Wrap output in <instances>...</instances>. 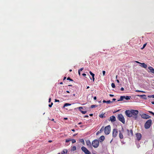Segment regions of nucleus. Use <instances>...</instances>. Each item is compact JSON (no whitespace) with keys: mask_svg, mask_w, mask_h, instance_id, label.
<instances>
[{"mask_svg":"<svg viewBox=\"0 0 154 154\" xmlns=\"http://www.w3.org/2000/svg\"><path fill=\"white\" fill-rule=\"evenodd\" d=\"M81 149L85 154H91V152L85 147L82 146L81 147Z\"/></svg>","mask_w":154,"mask_h":154,"instance_id":"0eeeda50","label":"nucleus"},{"mask_svg":"<svg viewBox=\"0 0 154 154\" xmlns=\"http://www.w3.org/2000/svg\"><path fill=\"white\" fill-rule=\"evenodd\" d=\"M105 73H106V72L105 71H103V76L105 75Z\"/></svg>","mask_w":154,"mask_h":154,"instance_id":"ea45409f","label":"nucleus"},{"mask_svg":"<svg viewBox=\"0 0 154 154\" xmlns=\"http://www.w3.org/2000/svg\"><path fill=\"white\" fill-rule=\"evenodd\" d=\"M125 98V96H121L120 97V99L117 100V101H120L122 100L123 99Z\"/></svg>","mask_w":154,"mask_h":154,"instance_id":"aec40b11","label":"nucleus"},{"mask_svg":"<svg viewBox=\"0 0 154 154\" xmlns=\"http://www.w3.org/2000/svg\"><path fill=\"white\" fill-rule=\"evenodd\" d=\"M67 152V149H64L62 152H61V154H66Z\"/></svg>","mask_w":154,"mask_h":154,"instance_id":"6ab92c4d","label":"nucleus"},{"mask_svg":"<svg viewBox=\"0 0 154 154\" xmlns=\"http://www.w3.org/2000/svg\"><path fill=\"white\" fill-rule=\"evenodd\" d=\"M68 141H67V139H66V143H67Z\"/></svg>","mask_w":154,"mask_h":154,"instance_id":"bf43d9fd","label":"nucleus"},{"mask_svg":"<svg viewBox=\"0 0 154 154\" xmlns=\"http://www.w3.org/2000/svg\"><path fill=\"white\" fill-rule=\"evenodd\" d=\"M117 75H116V79L117 78Z\"/></svg>","mask_w":154,"mask_h":154,"instance_id":"338daca9","label":"nucleus"},{"mask_svg":"<svg viewBox=\"0 0 154 154\" xmlns=\"http://www.w3.org/2000/svg\"><path fill=\"white\" fill-rule=\"evenodd\" d=\"M130 134L131 135H133V133L132 130H130V133H129V134Z\"/></svg>","mask_w":154,"mask_h":154,"instance_id":"72a5a7b5","label":"nucleus"},{"mask_svg":"<svg viewBox=\"0 0 154 154\" xmlns=\"http://www.w3.org/2000/svg\"><path fill=\"white\" fill-rule=\"evenodd\" d=\"M118 119L123 124L125 123V121L123 116L122 114H119L118 115Z\"/></svg>","mask_w":154,"mask_h":154,"instance_id":"39448f33","label":"nucleus"},{"mask_svg":"<svg viewBox=\"0 0 154 154\" xmlns=\"http://www.w3.org/2000/svg\"><path fill=\"white\" fill-rule=\"evenodd\" d=\"M104 114H102L99 116V117L101 118H103V117Z\"/></svg>","mask_w":154,"mask_h":154,"instance_id":"2f4dec72","label":"nucleus"},{"mask_svg":"<svg viewBox=\"0 0 154 154\" xmlns=\"http://www.w3.org/2000/svg\"><path fill=\"white\" fill-rule=\"evenodd\" d=\"M125 113L126 115L128 117H132L131 110H127L125 111Z\"/></svg>","mask_w":154,"mask_h":154,"instance_id":"6e6552de","label":"nucleus"},{"mask_svg":"<svg viewBox=\"0 0 154 154\" xmlns=\"http://www.w3.org/2000/svg\"><path fill=\"white\" fill-rule=\"evenodd\" d=\"M110 120L112 122H115L116 120V117L114 116H111L110 117Z\"/></svg>","mask_w":154,"mask_h":154,"instance_id":"9d476101","label":"nucleus"},{"mask_svg":"<svg viewBox=\"0 0 154 154\" xmlns=\"http://www.w3.org/2000/svg\"><path fill=\"white\" fill-rule=\"evenodd\" d=\"M151 103H152V104L154 105V102H153V101Z\"/></svg>","mask_w":154,"mask_h":154,"instance_id":"5fc2aeb1","label":"nucleus"},{"mask_svg":"<svg viewBox=\"0 0 154 154\" xmlns=\"http://www.w3.org/2000/svg\"><path fill=\"white\" fill-rule=\"evenodd\" d=\"M83 107H79V109L81 112L83 114H85L86 113V111H83L82 109H83Z\"/></svg>","mask_w":154,"mask_h":154,"instance_id":"dca6fc26","label":"nucleus"},{"mask_svg":"<svg viewBox=\"0 0 154 154\" xmlns=\"http://www.w3.org/2000/svg\"><path fill=\"white\" fill-rule=\"evenodd\" d=\"M152 121L151 119H149L147 120L144 125V127L146 129L149 128L152 125Z\"/></svg>","mask_w":154,"mask_h":154,"instance_id":"f03ea898","label":"nucleus"},{"mask_svg":"<svg viewBox=\"0 0 154 154\" xmlns=\"http://www.w3.org/2000/svg\"><path fill=\"white\" fill-rule=\"evenodd\" d=\"M72 71V70L70 69L69 70V71L71 72Z\"/></svg>","mask_w":154,"mask_h":154,"instance_id":"774afa93","label":"nucleus"},{"mask_svg":"<svg viewBox=\"0 0 154 154\" xmlns=\"http://www.w3.org/2000/svg\"><path fill=\"white\" fill-rule=\"evenodd\" d=\"M135 91L136 92H142V93H145V92L144 91L139 90H136Z\"/></svg>","mask_w":154,"mask_h":154,"instance_id":"a878e982","label":"nucleus"},{"mask_svg":"<svg viewBox=\"0 0 154 154\" xmlns=\"http://www.w3.org/2000/svg\"><path fill=\"white\" fill-rule=\"evenodd\" d=\"M89 88V86H87V89H88Z\"/></svg>","mask_w":154,"mask_h":154,"instance_id":"052dcab7","label":"nucleus"},{"mask_svg":"<svg viewBox=\"0 0 154 154\" xmlns=\"http://www.w3.org/2000/svg\"><path fill=\"white\" fill-rule=\"evenodd\" d=\"M125 99L126 100H130V98L131 97L130 96H125Z\"/></svg>","mask_w":154,"mask_h":154,"instance_id":"393cba45","label":"nucleus"},{"mask_svg":"<svg viewBox=\"0 0 154 154\" xmlns=\"http://www.w3.org/2000/svg\"><path fill=\"white\" fill-rule=\"evenodd\" d=\"M149 97H152L154 98V95H149L148 96Z\"/></svg>","mask_w":154,"mask_h":154,"instance_id":"473e14b6","label":"nucleus"},{"mask_svg":"<svg viewBox=\"0 0 154 154\" xmlns=\"http://www.w3.org/2000/svg\"><path fill=\"white\" fill-rule=\"evenodd\" d=\"M72 90H69V91H68V93H70V92L71 94H68V96L70 98V99H72V98H73L75 97V94L74 93H73V90L72 89Z\"/></svg>","mask_w":154,"mask_h":154,"instance_id":"423d86ee","label":"nucleus"},{"mask_svg":"<svg viewBox=\"0 0 154 154\" xmlns=\"http://www.w3.org/2000/svg\"><path fill=\"white\" fill-rule=\"evenodd\" d=\"M82 124V122H80L79 123V125L81 124Z\"/></svg>","mask_w":154,"mask_h":154,"instance_id":"0e129e2a","label":"nucleus"},{"mask_svg":"<svg viewBox=\"0 0 154 154\" xmlns=\"http://www.w3.org/2000/svg\"><path fill=\"white\" fill-rule=\"evenodd\" d=\"M105 139V137L103 135H102L99 138V140L100 142H103Z\"/></svg>","mask_w":154,"mask_h":154,"instance_id":"f8f14e48","label":"nucleus"},{"mask_svg":"<svg viewBox=\"0 0 154 154\" xmlns=\"http://www.w3.org/2000/svg\"><path fill=\"white\" fill-rule=\"evenodd\" d=\"M121 91H124V88H122V87L121 88Z\"/></svg>","mask_w":154,"mask_h":154,"instance_id":"a19ab883","label":"nucleus"},{"mask_svg":"<svg viewBox=\"0 0 154 154\" xmlns=\"http://www.w3.org/2000/svg\"><path fill=\"white\" fill-rule=\"evenodd\" d=\"M135 135H141V134H139V133H136Z\"/></svg>","mask_w":154,"mask_h":154,"instance_id":"09e8293b","label":"nucleus"},{"mask_svg":"<svg viewBox=\"0 0 154 154\" xmlns=\"http://www.w3.org/2000/svg\"><path fill=\"white\" fill-rule=\"evenodd\" d=\"M93 114H91L89 115L90 116H93Z\"/></svg>","mask_w":154,"mask_h":154,"instance_id":"4d7b16f0","label":"nucleus"},{"mask_svg":"<svg viewBox=\"0 0 154 154\" xmlns=\"http://www.w3.org/2000/svg\"><path fill=\"white\" fill-rule=\"evenodd\" d=\"M132 117H134L135 119L137 118V116L139 113L138 110H131Z\"/></svg>","mask_w":154,"mask_h":154,"instance_id":"7ed1b4c3","label":"nucleus"},{"mask_svg":"<svg viewBox=\"0 0 154 154\" xmlns=\"http://www.w3.org/2000/svg\"><path fill=\"white\" fill-rule=\"evenodd\" d=\"M71 131H75V130L74 129H72Z\"/></svg>","mask_w":154,"mask_h":154,"instance_id":"e2e57ef3","label":"nucleus"},{"mask_svg":"<svg viewBox=\"0 0 154 154\" xmlns=\"http://www.w3.org/2000/svg\"><path fill=\"white\" fill-rule=\"evenodd\" d=\"M119 137L120 139H122L123 137V135H119Z\"/></svg>","mask_w":154,"mask_h":154,"instance_id":"58836bf2","label":"nucleus"},{"mask_svg":"<svg viewBox=\"0 0 154 154\" xmlns=\"http://www.w3.org/2000/svg\"><path fill=\"white\" fill-rule=\"evenodd\" d=\"M85 117H88V115H86L85 116Z\"/></svg>","mask_w":154,"mask_h":154,"instance_id":"6e6d98bb","label":"nucleus"},{"mask_svg":"<svg viewBox=\"0 0 154 154\" xmlns=\"http://www.w3.org/2000/svg\"><path fill=\"white\" fill-rule=\"evenodd\" d=\"M83 69L84 68H81L78 71L80 72V71H82Z\"/></svg>","mask_w":154,"mask_h":154,"instance_id":"e433bc0d","label":"nucleus"},{"mask_svg":"<svg viewBox=\"0 0 154 154\" xmlns=\"http://www.w3.org/2000/svg\"><path fill=\"white\" fill-rule=\"evenodd\" d=\"M89 73L92 76V78L94 76V74L91 71H90Z\"/></svg>","mask_w":154,"mask_h":154,"instance_id":"bb28decb","label":"nucleus"},{"mask_svg":"<svg viewBox=\"0 0 154 154\" xmlns=\"http://www.w3.org/2000/svg\"><path fill=\"white\" fill-rule=\"evenodd\" d=\"M93 81L94 82V77H93V78H92Z\"/></svg>","mask_w":154,"mask_h":154,"instance_id":"864d4df0","label":"nucleus"},{"mask_svg":"<svg viewBox=\"0 0 154 154\" xmlns=\"http://www.w3.org/2000/svg\"><path fill=\"white\" fill-rule=\"evenodd\" d=\"M48 142L49 143H51L52 142V141L51 140H48Z\"/></svg>","mask_w":154,"mask_h":154,"instance_id":"3c124183","label":"nucleus"},{"mask_svg":"<svg viewBox=\"0 0 154 154\" xmlns=\"http://www.w3.org/2000/svg\"><path fill=\"white\" fill-rule=\"evenodd\" d=\"M148 112L150 113H151V114H152L153 116H154V113L153 112L151 111H149Z\"/></svg>","mask_w":154,"mask_h":154,"instance_id":"c9c22d12","label":"nucleus"},{"mask_svg":"<svg viewBox=\"0 0 154 154\" xmlns=\"http://www.w3.org/2000/svg\"><path fill=\"white\" fill-rule=\"evenodd\" d=\"M138 96H140V97H143V99H144L145 100H146L147 99V98L146 97V95L145 94H143V95H138Z\"/></svg>","mask_w":154,"mask_h":154,"instance_id":"5701e85b","label":"nucleus"},{"mask_svg":"<svg viewBox=\"0 0 154 154\" xmlns=\"http://www.w3.org/2000/svg\"><path fill=\"white\" fill-rule=\"evenodd\" d=\"M109 96H110V97H112L114 96V95L113 94H110Z\"/></svg>","mask_w":154,"mask_h":154,"instance_id":"37998d69","label":"nucleus"},{"mask_svg":"<svg viewBox=\"0 0 154 154\" xmlns=\"http://www.w3.org/2000/svg\"><path fill=\"white\" fill-rule=\"evenodd\" d=\"M94 100H96L97 99V97L96 96L94 97Z\"/></svg>","mask_w":154,"mask_h":154,"instance_id":"49530a36","label":"nucleus"},{"mask_svg":"<svg viewBox=\"0 0 154 154\" xmlns=\"http://www.w3.org/2000/svg\"><path fill=\"white\" fill-rule=\"evenodd\" d=\"M113 102V101H110V100L106 101V103H110Z\"/></svg>","mask_w":154,"mask_h":154,"instance_id":"cd10ccee","label":"nucleus"},{"mask_svg":"<svg viewBox=\"0 0 154 154\" xmlns=\"http://www.w3.org/2000/svg\"><path fill=\"white\" fill-rule=\"evenodd\" d=\"M71 104H69V103H68V106H70L71 105Z\"/></svg>","mask_w":154,"mask_h":154,"instance_id":"680f3d73","label":"nucleus"},{"mask_svg":"<svg viewBox=\"0 0 154 154\" xmlns=\"http://www.w3.org/2000/svg\"><path fill=\"white\" fill-rule=\"evenodd\" d=\"M111 86H112V87L113 88H114L115 87V84L114 83H112Z\"/></svg>","mask_w":154,"mask_h":154,"instance_id":"c756f323","label":"nucleus"},{"mask_svg":"<svg viewBox=\"0 0 154 154\" xmlns=\"http://www.w3.org/2000/svg\"><path fill=\"white\" fill-rule=\"evenodd\" d=\"M148 69L150 70V72L154 74V69L151 66H149L148 67Z\"/></svg>","mask_w":154,"mask_h":154,"instance_id":"4468645a","label":"nucleus"},{"mask_svg":"<svg viewBox=\"0 0 154 154\" xmlns=\"http://www.w3.org/2000/svg\"><path fill=\"white\" fill-rule=\"evenodd\" d=\"M103 131L105 134L107 135L109 134L111 131V127L110 125H108L105 128H103Z\"/></svg>","mask_w":154,"mask_h":154,"instance_id":"f257e3e1","label":"nucleus"},{"mask_svg":"<svg viewBox=\"0 0 154 154\" xmlns=\"http://www.w3.org/2000/svg\"><path fill=\"white\" fill-rule=\"evenodd\" d=\"M103 131V127H102L100 129V131H97L96 133V135H97L102 132Z\"/></svg>","mask_w":154,"mask_h":154,"instance_id":"f3484780","label":"nucleus"},{"mask_svg":"<svg viewBox=\"0 0 154 154\" xmlns=\"http://www.w3.org/2000/svg\"><path fill=\"white\" fill-rule=\"evenodd\" d=\"M116 81L118 83H119V80L118 79H117L116 80Z\"/></svg>","mask_w":154,"mask_h":154,"instance_id":"8fccbe9b","label":"nucleus"},{"mask_svg":"<svg viewBox=\"0 0 154 154\" xmlns=\"http://www.w3.org/2000/svg\"><path fill=\"white\" fill-rule=\"evenodd\" d=\"M86 143L87 145L88 146H91V144L89 140H87L86 142Z\"/></svg>","mask_w":154,"mask_h":154,"instance_id":"a211bd4d","label":"nucleus"},{"mask_svg":"<svg viewBox=\"0 0 154 154\" xmlns=\"http://www.w3.org/2000/svg\"><path fill=\"white\" fill-rule=\"evenodd\" d=\"M113 136L114 137H116V135H113Z\"/></svg>","mask_w":154,"mask_h":154,"instance_id":"69168bd1","label":"nucleus"},{"mask_svg":"<svg viewBox=\"0 0 154 154\" xmlns=\"http://www.w3.org/2000/svg\"><path fill=\"white\" fill-rule=\"evenodd\" d=\"M118 131L116 129H114L112 131V135H117L118 134Z\"/></svg>","mask_w":154,"mask_h":154,"instance_id":"9b49d317","label":"nucleus"},{"mask_svg":"<svg viewBox=\"0 0 154 154\" xmlns=\"http://www.w3.org/2000/svg\"><path fill=\"white\" fill-rule=\"evenodd\" d=\"M146 43L145 44L143 45V46L142 48H141V49H143L146 46Z\"/></svg>","mask_w":154,"mask_h":154,"instance_id":"f704fd0d","label":"nucleus"},{"mask_svg":"<svg viewBox=\"0 0 154 154\" xmlns=\"http://www.w3.org/2000/svg\"><path fill=\"white\" fill-rule=\"evenodd\" d=\"M82 75L83 76H86V74H85V73H83L82 74Z\"/></svg>","mask_w":154,"mask_h":154,"instance_id":"a18cd8bd","label":"nucleus"},{"mask_svg":"<svg viewBox=\"0 0 154 154\" xmlns=\"http://www.w3.org/2000/svg\"><path fill=\"white\" fill-rule=\"evenodd\" d=\"M140 64H141L140 66L143 68L146 69L147 67V65L144 63H141Z\"/></svg>","mask_w":154,"mask_h":154,"instance_id":"2eb2a0df","label":"nucleus"},{"mask_svg":"<svg viewBox=\"0 0 154 154\" xmlns=\"http://www.w3.org/2000/svg\"><path fill=\"white\" fill-rule=\"evenodd\" d=\"M97 105H92L91 106V108H93L95 107H97Z\"/></svg>","mask_w":154,"mask_h":154,"instance_id":"c85d7f7f","label":"nucleus"},{"mask_svg":"<svg viewBox=\"0 0 154 154\" xmlns=\"http://www.w3.org/2000/svg\"><path fill=\"white\" fill-rule=\"evenodd\" d=\"M136 63H139V64H140V63H141L138 61H136Z\"/></svg>","mask_w":154,"mask_h":154,"instance_id":"c03bdc74","label":"nucleus"},{"mask_svg":"<svg viewBox=\"0 0 154 154\" xmlns=\"http://www.w3.org/2000/svg\"><path fill=\"white\" fill-rule=\"evenodd\" d=\"M99 141L97 140H95L92 142V145L94 148H97L99 145Z\"/></svg>","mask_w":154,"mask_h":154,"instance_id":"20e7f679","label":"nucleus"},{"mask_svg":"<svg viewBox=\"0 0 154 154\" xmlns=\"http://www.w3.org/2000/svg\"><path fill=\"white\" fill-rule=\"evenodd\" d=\"M103 103H106V101L105 100H103Z\"/></svg>","mask_w":154,"mask_h":154,"instance_id":"79ce46f5","label":"nucleus"},{"mask_svg":"<svg viewBox=\"0 0 154 154\" xmlns=\"http://www.w3.org/2000/svg\"><path fill=\"white\" fill-rule=\"evenodd\" d=\"M116 100V99L115 98H113L112 99V101H115Z\"/></svg>","mask_w":154,"mask_h":154,"instance_id":"603ef678","label":"nucleus"},{"mask_svg":"<svg viewBox=\"0 0 154 154\" xmlns=\"http://www.w3.org/2000/svg\"><path fill=\"white\" fill-rule=\"evenodd\" d=\"M80 142H82V143H83V142L84 143V141L83 139H81L80 140Z\"/></svg>","mask_w":154,"mask_h":154,"instance_id":"4c0bfd02","label":"nucleus"},{"mask_svg":"<svg viewBox=\"0 0 154 154\" xmlns=\"http://www.w3.org/2000/svg\"><path fill=\"white\" fill-rule=\"evenodd\" d=\"M72 141V143H75L76 142V141L74 139H68V142H69V141Z\"/></svg>","mask_w":154,"mask_h":154,"instance_id":"4be33fe9","label":"nucleus"},{"mask_svg":"<svg viewBox=\"0 0 154 154\" xmlns=\"http://www.w3.org/2000/svg\"><path fill=\"white\" fill-rule=\"evenodd\" d=\"M76 149V147L75 146H73L72 147L71 150L74 151Z\"/></svg>","mask_w":154,"mask_h":154,"instance_id":"b1692460","label":"nucleus"},{"mask_svg":"<svg viewBox=\"0 0 154 154\" xmlns=\"http://www.w3.org/2000/svg\"><path fill=\"white\" fill-rule=\"evenodd\" d=\"M78 74H79V75L80 76L81 75L80 72L79 71H78Z\"/></svg>","mask_w":154,"mask_h":154,"instance_id":"de8ad7c7","label":"nucleus"},{"mask_svg":"<svg viewBox=\"0 0 154 154\" xmlns=\"http://www.w3.org/2000/svg\"><path fill=\"white\" fill-rule=\"evenodd\" d=\"M142 135H137V140L139 141L141 139Z\"/></svg>","mask_w":154,"mask_h":154,"instance_id":"412c9836","label":"nucleus"},{"mask_svg":"<svg viewBox=\"0 0 154 154\" xmlns=\"http://www.w3.org/2000/svg\"><path fill=\"white\" fill-rule=\"evenodd\" d=\"M141 117L144 119H147L150 118L151 117L145 114H143L141 116Z\"/></svg>","mask_w":154,"mask_h":154,"instance_id":"1a4fd4ad","label":"nucleus"},{"mask_svg":"<svg viewBox=\"0 0 154 154\" xmlns=\"http://www.w3.org/2000/svg\"><path fill=\"white\" fill-rule=\"evenodd\" d=\"M68 86L72 87V85L70 84H69V85H68Z\"/></svg>","mask_w":154,"mask_h":154,"instance_id":"13d9d810","label":"nucleus"},{"mask_svg":"<svg viewBox=\"0 0 154 154\" xmlns=\"http://www.w3.org/2000/svg\"><path fill=\"white\" fill-rule=\"evenodd\" d=\"M68 80L71 81L72 82H74L73 80L72 79H71L69 77H68Z\"/></svg>","mask_w":154,"mask_h":154,"instance_id":"7c9ffc66","label":"nucleus"},{"mask_svg":"<svg viewBox=\"0 0 154 154\" xmlns=\"http://www.w3.org/2000/svg\"><path fill=\"white\" fill-rule=\"evenodd\" d=\"M119 135H122L123 132V128L122 127H121L120 128V129L119 130Z\"/></svg>","mask_w":154,"mask_h":154,"instance_id":"ddd939ff","label":"nucleus"}]
</instances>
